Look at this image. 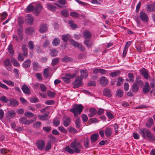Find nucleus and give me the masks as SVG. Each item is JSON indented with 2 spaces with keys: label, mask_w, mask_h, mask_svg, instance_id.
Wrapping results in <instances>:
<instances>
[{
  "label": "nucleus",
  "mask_w": 155,
  "mask_h": 155,
  "mask_svg": "<svg viewBox=\"0 0 155 155\" xmlns=\"http://www.w3.org/2000/svg\"><path fill=\"white\" fill-rule=\"evenodd\" d=\"M120 72L119 70L111 72L109 74L112 77H117L119 76Z\"/></svg>",
  "instance_id": "obj_28"
},
{
  "label": "nucleus",
  "mask_w": 155,
  "mask_h": 155,
  "mask_svg": "<svg viewBox=\"0 0 155 155\" xmlns=\"http://www.w3.org/2000/svg\"><path fill=\"white\" fill-rule=\"evenodd\" d=\"M68 23L71 28H77V26L73 21L72 20L69 21Z\"/></svg>",
  "instance_id": "obj_44"
},
{
  "label": "nucleus",
  "mask_w": 155,
  "mask_h": 155,
  "mask_svg": "<svg viewBox=\"0 0 155 155\" xmlns=\"http://www.w3.org/2000/svg\"><path fill=\"white\" fill-rule=\"evenodd\" d=\"M34 32L33 29L31 27L26 28L25 30V33L28 35H31Z\"/></svg>",
  "instance_id": "obj_29"
},
{
  "label": "nucleus",
  "mask_w": 155,
  "mask_h": 155,
  "mask_svg": "<svg viewBox=\"0 0 155 155\" xmlns=\"http://www.w3.org/2000/svg\"><path fill=\"white\" fill-rule=\"evenodd\" d=\"M84 43L88 48H91L92 45V42L90 40L86 39L85 40Z\"/></svg>",
  "instance_id": "obj_35"
},
{
  "label": "nucleus",
  "mask_w": 155,
  "mask_h": 155,
  "mask_svg": "<svg viewBox=\"0 0 155 155\" xmlns=\"http://www.w3.org/2000/svg\"><path fill=\"white\" fill-rule=\"evenodd\" d=\"M64 150L68 152L70 154H74L75 153L73 149L68 146L66 147L64 149Z\"/></svg>",
  "instance_id": "obj_31"
},
{
  "label": "nucleus",
  "mask_w": 155,
  "mask_h": 155,
  "mask_svg": "<svg viewBox=\"0 0 155 155\" xmlns=\"http://www.w3.org/2000/svg\"><path fill=\"white\" fill-rule=\"evenodd\" d=\"M37 146L39 150L44 149L45 147V143L44 141L40 140H38L36 142Z\"/></svg>",
  "instance_id": "obj_8"
},
{
  "label": "nucleus",
  "mask_w": 155,
  "mask_h": 155,
  "mask_svg": "<svg viewBox=\"0 0 155 155\" xmlns=\"http://www.w3.org/2000/svg\"><path fill=\"white\" fill-rule=\"evenodd\" d=\"M39 65L38 63L37 62H34L33 64V69L35 71H37L39 68Z\"/></svg>",
  "instance_id": "obj_56"
},
{
  "label": "nucleus",
  "mask_w": 155,
  "mask_h": 155,
  "mask_svg": "<svg viewBox=\"0 0 155 155\" xmlns=\"http://www.w3.org/2000/svg\"><path fill=\"white\" fill-rule=\"evenodd\" d=\"M10 103L11 105L13 106H16L18 105V101L14 99H11L9 100Z\"/></svg>",
  "instance_id": "obj_36"
},
{
  "label": "nucleus",
  "mask_w": 155,
  "mask_h": 155,
  "mask_svg": "<svg viewBox=\"0 0 155 155\" xmlns=\"http://www.w3.org/2000/svg\"><path fill=\"white\" fill-rule=\"evenodd\" d=\"M47 94L48 96L51 98H53L55 95L54 92H51V91H48L47 92Z\"/></svg>",
  "instance_id": "obj_57"
},
{
  "label": "nucleus",
  "mask_w": 155,
  "mask_h": 155,
  "mask_svg": "<svg viewBox=\"0 0 155 155\" xmlns=\"http://www.w3.org/2000/svg\"><path fill=\"white\" fill-rule=\"evenodd\" d=\"M117 86H120L122 84L124 79L121 77H119L117 78Z\"/></svg>",
  "instance_id": "obj_39"
},
{
  "label": "nucleus",
  "mask_w": 155,
  "mask_h": 155,
  "mask_svg": "<svg viewBox=\"0 0 155 155\" xmlns=\"http://www.w3.org/2000/svg\"><path fill=\"white\" fill-rule=\"evenodd\" d=\"M21 90L23 92L26 94H29L31 93L30 89L25 84H23L21 88Z\"/></svg>",
  "instance_id": "obj_13"
},
{
  "label": "nucleus",
  "mask_w": 155,
  "mask_h": 155,
  "mask_svg": "<svg viewBox=\"0 0 155 155\" xmlns=\"http://www.w3.org/2000/svg\"><path fill=\"white\" fill-rule=\"evenodd\" d=\"M63 125L66 127H68L69 124L71 122V119L70 118L64 116L63 117Z\"/></svg>",
  "instance_id": "obj_17"
},
{
  "label": "nucleus",
  "mask_w": 155,
  "mask_h": 155,
  "mask_svg": "<svg viewBox=\"0 0 155 155\" xmlns=\"http://www.w3.org/2000/svg\"><path fill=\"white\" fill-rule=\"evenodd\" d=\"M31 64V61L29 59L26 60L23 64V67L25 68L29 67Z\"/></svg>",
  "instance_id": "obj_25"
},
{
  "label": "nucleus",
  "mask_w": 155,
  "mask_h": 155,
  "mask_svg": "<svg viewBox=\"0 0 155 155\" xmlns=\"http://www.w3.org/2000/svg\"><path fill=\"white\" fill-rule=\"evenodd\" d=\"M75 76V74L71 75L69 74H67L65 76L62 77V78L63 81L66 83H68L70 81L71 78H73Z\"/></svg>",
  "instance_id": "obj_9"
},
{
  "label": "nucleus",
  "mask_w": 155,
  "mask_h": 155,
  "mask_svg": "<svg viewBox=\"0 0 155 155\" xmlns=\"http://www.w3.org/2000/svg\"><path fill=\"white\" fill-rule=\"evenodd\" d=\"M42 8V6L40 4L37 5L34 8V12L35 13L36 15L38 14L41 11Z\"/></svg>",
  "instance_id": "obj_19"
},
{
  "label": "nucleus",
  "mask_w": 155,
  "mask_h": 155,
  "mask_svg": "<svg viewBox=\"0 0 155 155\" xmlns=\"http://www.w3.org/2000/svg\"><path fill=\"white\" fill-rule=\"evenodd\" d=\"M139 89V87L136 82L134 83L132 86V91L134 92H136Z\"/></svg>",
  "instance_id": "obj_30"
},
{
  "label": "nucleus",
  "mask_w": 155,
  "mask_h": 155,
  "mask_svg": "<svg viewBox=\"0 0 155 155\" xmlns=\"http://www.w3.org/2000/svg\"><path fill=\"white\" fill-rule=\"evenodd\" d=\"M59 60L60 59L58 58H56L53 59L51 62V64L53 66L57 64L58 63Z\"/></svg>",
  "instance_id": "obj_40"
},
{
  "label": "nucleus",
  "mask_w": 155,
  "mask_h": 155,
  "mask_svg": "<svg viewBox=\"0 0 155 155\" xmlns=\"http://www.w3.org/2000/svg\"><path fill=\"white\" fill-rule=\"evenodd\" d=\"M11 61L14 66L16 67L20 66L19 63L17 61L15 58H12L11 59Z\"/></svg>",
  "instance_id": "obj_33"
},
{
  "label": "nucleus",
  "mask_w": 155,
  "mask_h": 155,
  "mask_svg": "<svg viewBox=\"0 0 155 155\" xmlns=\"http://www.w3.org/2000/svg\"><path fill=\"white\" fill-rule=\"evenodd\" d=\"M3 65L7 70L10 71L12 70V66L8 58L5 60L3 61Z\"/></svg>",
  "instance_id": "obj_6"
},
{
  "label": "nucleus",
  "mask_w": 155,
  "mask_h": 155,
  "mask_svg": "<svg viewBox=\"0 0 155 155\" xmlns=\"http://www.w3.org/2000/svg\"><path fill=\"white\" fill-rule=\"evenodd\" d=\"M90 113L88 114V116L89 117H94L97 113V111L94 108H91L89 110Z\"/></svg>",
  "instance_id": "obj_22"
},
{
  "label": "nucleus",
  "mask_w": 155,
  "mask_h": 155,
  "mask_svg": "<svg viewBox=\"0 0 155 155\" xmlns=\"http://www.w3.org/2000/svg\"><path fill=\"white\" fill-rule=\"evenodd\" d=\"M49 114L48 113H45L44 115H39L38 117L39 118V119L41 120H46L48 119V116Z\"/></svg>",
  "instance_id": "obj_24"
},
{
  "label": "nucleus",
  "mask_w": 155,
  "mask_h": 155,
  "mask_svg": "<svg viewBox=\"0 0 155 155\" xmlns=\"http://www.w3.org/2000/svg\"><path fill=\"white\" fill-rule=\"evenodd\" d=\"M72 59L69 57L66 56L63 58L61 60V61L64 62H67L69 61H72Z\"/></svg>",
  "instance_id": "obj_54"
},
{
  "label": "nucleus",
  "mask_w": 155,
  "mask_h": 155,
  "mask_svg": "<svg viewBox=\"0 0 155 155\" xmlns=\"http://www.w3.org/2000/svg\"><path fill=\"white\" fill-rule=\"evenodd\" d=\"M148 123V124L147 123L146 124V126L148 127H150L153 124V120L152 118L150 117L149 118Z\"/></svg>",
  "instance_id": "obj_49"
},
{
  "label": "nucleus",
  "mask_w": 155,
  "mask_h": 155,
  "mask_svg": "<svg viewBox=\"0 0 155 155\" xmlns=\"http://www.w3.org/2000/svg\"><path fill=\"white\" fill-rule=\"evenodd\" d=\"M83 36L86 39L89 38L91 37V34L89 31L85 30L83 32Z\"/></svg>",
  "instance_id": "obj_26"
},
{
  "label": "nucleus",
  "mask_w": 155,
  "mask_h": 155,
  "mask_svg": "<svg viewBox=\"0 0 155 155\" xmlns=\"http://www.w3.org/2000/svg\"><path fill=\"white\" fill-rule=\"evenodd\" d=\"M70 147L76 153H80L83 147L81 143L77 139H75L71 144Z\"/></svg>",
  "instance_id": "obj_1"
},
{
  "label": "nucleus",
  "mask_w": 155,
  "mask_h": 155,
  "mask_svg": "<svg viewBox=\"0 0 155 155\" xmlns=\"http://www.w3.org/2000/svg\"><path fill=\"white\" fill-rule=\"evenodd\" d=\"M47 7L51 11H54L56 10V7L51 3H48L47 5Z\"/></svg>",
  "instance_id": "obj_32"
},
{
  "label": "nucleus",
  "mask_w": 155,
  "mask_h": 155,
  "mask_svg": "<svg viewBox=\"0 0 155 155\" xmlns=\"http://www.w3.org/2000/svg\"><path fill=\"white\" fill-rule=\"evenodd\" d=\"M23 30V28L22 26H20L19 28L18 29V33L19 36L20 37V38L21 39H22L23 38L22 35V32Z\"/></svg>",
  "instance_id": "obj_41"
},
{
  "label": "nucleus",
  "mask_w": 155,
  "mask_h": 155,
  "mask_svg": "<svg viewBox=\"0 0 155 155\" xmlns=\"http://www.w3.org/2000/svg\"><path fill=\"white\" fill-rule=\"evenodd\" d=\"M139 133L141 135L143 138H146V134L148 139L150 140L154 141L155 140L154 136L151 134L150 130L147 128H143L140 130Z\"/></svg>",
  "instance_id": "obj_2"
},
{
  "label": "nucleus",
  "mask_w": 155,
  "mask_h": 155,
  "mask_svg": "<svg viewBox=\"0 0 155 155\" xmlns=\"http://www.w3.org/2000/svg\"><path fill=\"white\" fill-rule=\"evenodd\" d=\"M59 130L64 133H67V130L62 126H60L58 128Z\"/></svg>",
  "instance_id": "obj_64"
},
{
  "label": "nucleus",
  "mask_w": 155,
  "mask_h": 155,
  "mask_svg": "<svg viewBox=\"0 0 155 155\" xmlns=\"http://www.w3.org/2000/svg\"><path fill=\"white\" fill-rule=\"evenodd\" d=\"M123 91L120 89L117 90L116 93V96L118 97H121L123 96Z\"/></svg>",
  "instance_id": "obj_34"
},
{
  "label": "nucleus",
  "mask_w": 155,
  "mask_h": 155,
  "mask_svg": "<svg viewBox=\"0 0 155 155\" xmlns=\"http://www.w3.org/2000/svg\"><path fill=\"white\" fill-rule=\"evenodd\" d=\"M81 77V78H86L88 77V72L87 70L85 69L80 70Z\"/></svg>",
  "instance_id": "obj_15"
},
{
  "label": "nucleus",
  "mask_w": 155,
  "mask_h": 155,
  "mask_svg": "<svg viewBox=\"0 0 155 155\" xmlns=\"http://www.w3.org/2000/svg\"><path fill=\"white\" fill-rule=\"evenodd\" d=\"M150 90V87L148 82H146L145 83L143 88V92L145 94L149 92Z\"/></svg>",
  "instance_id": "obj_11"
},
{
  "label": "nucleus",
  "mask_w": 155,
  "mask_h": 155,
  "mask_svg": "<svg viewBox=\"0 0 155 155\" xmlns=\"http://www.w3.org/2000/svg\"><path fill=\"white\" fill-rule=\"evenodd\" d=\"M82 78L79 76L76 77L75 81L73 83V87L74 88H77L81 86L82 84Z\"/></svg>",
  "instance_id": "obj_4"
},
{
  "label": "nucleus",
  "mask_w": 155,
  "mask_h": 155,
  "mask_svg": "<svg viewBox=\"0 0 155 155\" xmlns=\"http://www.w3.org/2000/svg\"><path fill=\"white\" fill-rule=\"evenodd\" d=\"M21 49L24 56L27 57L28 56V49L27 46L26 45H23L21 48Z\"/></svg>",
  "instance_id": "obj_27"
},
{
  "label": "nucleus",
  "mask_w": 155,
  "mask_h": 155,
  "mask_svg": "<svg viewBox=\"0 0 155 155\" xmlns=\"http://www.w3.org/2000/svg\"><path fill=\"white\" fill-rule=\"evenodd\" d=\"M28 48L30 50H33L34 48V44L32 41H29L28 44Z\"/></svg>",
  "instance_id": "obj_55"
},
{
  "label": "nucleus",
  "mask_w": 155,
  "mask_h": 155,
  "mask_svg": "<svg viewBox=\"0 0 155 155\" xmlns=\"http://www.w3.org/2000/svg\"><path fill=\"white\" fill-rule=\"evenodd\" d=\"M58 54V51L55 49L52 50L51 52V55L52 57H55L57 56Z\"/></svg>",
  "instance_id": "obj_52"
},
{
  "label": "nucleus",
  "mask_w": 155,
  "mask_h": 155,
  "mask_svg": "<svg viewBox=\"0 0 155 155\" xmlns=\"http://www.w3.org/2000/svg\"><path fill=\"white\" fill-rule=\"evenodd\" d=\"M128 76L130 82H133L134 81V77L132 73H129L128 75Z\"/></svg>",
  "instance_id": "obj_62"
},
{
  "label": "nucleus",
  "mask_w": 155,
  "mask_h": 155,
  "mask_svg": "<svg viewBox=\"0 0 155 155\" xmlns=\"http://www.w3.org/2000/svg\"><path fill=\"white\" fill-rule=\"evenodd\" d=\"M106 114L109 119H113L114 117L113 114L110 112H106Z\"/></svg>",
  "instance_id": "obj_59"
},
{
  "label": "nucleus",
  "mask_w": 155,
  "mask_h": 155,
  "mask_svg": "<svg viewBox=\"0 0 155 155\" xmlns=\"http://www.w3.org/2000/svg\"><path fill=\"white\" fill-rule=\"evenodd\" d=\"M75 124L76 127L78 128L80 127L81 125L80 124V119L79 118H77L75 120Z\"/></svg>",
  "instance_id": "obj_50"
},
{
  "label": "nucleus",
  "mask_w": 155,
  "mask_h": 155,
  "mask_svg": "<svg viewBox=\"0 0 155 155\" xmlns=\"http://www.w3.org/2000/svg\"><path fill=\"white\" fill-rule=\"evenodd\" d=\"M8 51L11 55H13L14 53L13 48V46L12 45H9L8 47Z\"/></svg>",
  "instance_id": "obj_45"
},
{
  "label": "nucleus",
  "mask_w": 155,
  "mask_h": 155,
  "mask_svg": "<svg viewBox=\"0 0 155 155\" xmlns=\"http://www.w3.org/2000/svg\"><path fill=\"white\" fill-rule=\"evenodd\" d=\"M51 148V144L50 142H48L46 144V146L45 148V150L48 151Z\"/></svg>",
  "instance_id": "obj_60"
},
{
  "label": "nucleus",
  "mask_w": 155,
  "mask_h": 155,
  "mask_svg": "<svg viewBox=\"0 0 155 155\" xmlns=\"http://www.w3.org/2000/svg\"><path fill=\"white\" fill-rule=\"evenodd\" d=\"M103 95L107 97H111V93L110 90L109 88H105L103 91Z\"/></svg>",
  "instance_id": "obj_20"
},
{
  "label": "nucleus",
  "mask_w": 155,
  "mask_h": 155,
  "mask_svg": "<svg viewBox=\"0 0 155 155\" xmlns=\"http://www.w3.org/2000/svg\"><path fill=\"white\" fill-rule=\"evenodd\" d=\"M34 8L35 7L32 5L30 4L27 7L26 12H29L33 11L34 12Z\"/></svg>",
  "instance_id": "obj_43"
},
{
  "label": "nucleus",
  "mask_w": 155,
  "mask_h": 155,
  "mask_svg": "<svg viewBox=\"0 0 155 155\" xmlns=\"http://www.w3.org/2000/svg\"><path fill=\"white\" fill-rule=\"evenodd\" d=\"M34 120H27L25 117H21L19 119L20 122L21 124H25V125H29L33 122L36 120L35 118H33Z\"/></svg>",
  "instance_id": "obj_5"
},
{
  "label": "nucleus",
  "mask_w": 155,
  "mask_h": 155,
  "mask_svg": "<svg viewBox=\"0 0 155 155\" xmlns=\"http://www.w3.org/2000/svg\"><path fill=\"white\" fill-rule=\"evenodd\" d=\"M70 15L71 16L75 18H78L80 16V15L79 13L75 12H71Z\"/></svg>",
  "instance_id": "obj_47"
},
{
  "label": "nucleus",
  "mask_w": 155,
  "mask_h": 155,
  "mask_svg": "<svg viewBox=\"0 0 155 155\" xmlns=\"http://www.w3.org/2000/svg\"><path fill=\"white\" fill-rule=\"evenodd\" d=\"M62 39L63 41L66 42L68 41L70 38V37L69 35H63L62 37Z\"/></svg>",
  "instance_id": "obj_42"
},
{
  "label": "nucleus",
  "mask_w": 155,
  "mask_h": 155,
  "mask_svg": "<svg viewBox=\"0 0 155 155\" xmlns=\"http://www.w3.org/2000/svg\"><path fill=\"white\" fill-rule=\"evenodd\" d=\"M48 27L46 24H41L40 26L39 31L41 33H44L48 31Z\"/></svg>",
  "instance_id": "obj_14"
},
{
  "label": "nucleus",
  "mask_w": 155,
  "mask_h": 155,
  "mask_svg": "<svg viewBox=\"0 0 155 155\" xmlns=\"http://www.w3.org/2000/svg\"><path fill=\"white\" fill-rule=\"evenodd\" d=\"M61 15L64 17H68L69 15L68 11L66 10H64L61 11Z\"/></svg>",
  "instance_id": "obj_58"
},
{
  "label": "nucleus",
  "mask_w": 155,
  "mask_h": 155,
  "mask_svg": "<svg viewBox=\"0 0 155 155\" xmlns=\"http://www.w3.org/2000/svg\"><path fill=\"white\" fill-rule=\"evenodd\" d=\"M140 17L141 20L143 21L147 22L148 20V17L147 14L142 12L140 13Z\"/></svg>",
  "instance_id": "obj_10"
},
{
  "label": "nucleus",
  "mask_w": 155,
  "mask_h": 155,
  "mask_svg": "<svg viewBox=\"0 0 155 155\" xmlns=\"http://www.w3.org/2000/svg\"><path fill=\"white\" fill-rule=\"evenodd\" d=\"M100 82L102 86H105L108 84V81L106 77L104 76H102L100 78Z\"/></svg>",
  "instance_id": "obj_12"
},
{
  "label": "nucleus",
  "mask_w": 155,
  "mask_h": 155,
  "mask_svg": "<svg viewBox=\"0 0 155 155\" xmlns=\"http://www.w3.org/2000/svg\"><path fill=\"white\" fill-rule=\"evenodd\" d=\"M112 129L110 127H107L105 130V134L106 136L109 137L112 134Z\"/></svg>",
  "instance_id": "obj_21"
},
{
  "label": "nucleus",
  "mask_w": 155,
  "mask_h": 155,
  "mask_svg": "<svg viewBox=\"0 0 155 155\" xmlns=\"http://www.w3.org/2000/svg\"><path fill=\"white\" fill-rule=\"evenodd\" d=\"M33 17L30 14H28L26 16V21L28 23L31 25L33 22Z\"/></svg>",
  "instance_id": "obj_18"
},
{
  "label": "nucleus",
  "mask_w": 155,
  "mask_h": 155,
  "mask_svg": "<svg viewBox=\"0 0 155 155\" xmlns=\"http://www.w3.org/2000/svg\"><path fill=\"white\" fill-rule=\"evenodd\" d=\"M137 51L139 52H141L142 51L143 48V45L140 44V45L136 47Z\"/></svg>",
  "instance_id": "obj_51"
},
{
  "label": "nucleus",
  "mask_w": 155,
  "mask_h": 155,
  "mask_svg": "<svg viewBox=\"0 0 155 155\" xmlns=\"http://www.w3.org/2000/svg\"><path fill=\"white\" fill-rule=\"evenodd\" d=\"M71 42L72 45L74 47H77L81 51H84L85 50V48L82 45L76 42L73 40H71Z\"/></svg>",
  "instance_id": "obj_7"
},
{
  "label": "nucleus",
  "mask_w": 155,
  "mask_h": 155,
  "mask_svg": "<svg viewBox=\"0 0 155 155\" xmlns=\"http://www.w3.org/2000/svg\"><path fill=\"white\" fill-rule=\"evenodd\" d=\"M99 135L97 133L93 134L91 136V141L92 143L96 142L97 140V138Z\"/></svg>",
  "instance_id": "obj_23"
},
{
  "label": "nucleus",
  "mask_w": 155,
  "mask_h": 155,
  "mask_svg": "<svg viewBox=\"0 0 155 155\" xmlns=\"http://www.w3.org/2000/svg\"><path fill=\"white\" fill-rule=\"evenodd\" d=\"M0 100L1 101L5 103H7L8 101L7 98L5 96H2L1 97H0Z\"/></svg>",
  "instance_id": "obj_63"
},
{
  "label": "nucleus",
  "mask_w": 155,
  "mask_h": 155,
  "mask_svg": "<svg viewBox=\"0 0 155 155\" xmlns=\"http://www.w3.org/2000/svg\"><path fill=\"white\" fill-rule=\"evenodd\" d=\"M83 109V105L81 104H76L74 107L70 110L71 112L74 114V116L77 117L78 114H80Z\"/></svg>",
  "instance_id": "obj_3"
},
{
  "label": "nucleus",
  "mask_w": 155,
  "mask_h": 155,
  "mask_svg": "<svg viewBox=\"0 0 155 155\" xmlns=\"http://www.w3.org/2000/svg\"><path fill=\"white\" fill-rule=\"evenodd\" d=\"M8 116L11 118L15 117V112L14 110H12L11 111H8L7 112Z\"/></svg>",
  "instance_id": "obj_37"
},
{
  "label": "nucleus",
  "mask_w": 155,
  "mask_h": 155,
  "mask_svg": "<svg viewBox=\"0 0 155 155\" xmlns=\"http://www.w3.org/2000/svg\"><path fill=\"white\" fill-rule=\"evenodd\" d=\"M60 124V120L58 119H55L53 121V124L55 127L58 126Z\"/></svg>",
  "instance_id": "obj_46"
},
{
  "label": "nucleus",
  "mask_w": 155,
  "mask_h": 155,
  "mask_svg": "<svg viewBox=\"0 0 155 155\" xmlns=\"http://www.w3.org/2000/svg\"><path fill=\"white\" fill-rule=\"evenodd\" d=\"M3 81L4 83L7 84L8 85L12 86H13L14 85V82L11 81H8L6 79H3Z\"/></svg>",
  "instance_id": "obj_48"
},
{
  "label": "nucleus",
  "mask_w": 155,
  "mask_h": 155,
  "mask_svg": "<svg viewBox=\"0 0 155 155\" xmlns=\"http://www.w3.org/2000/svg\"><path fill=\"white\" fill-rule=\"evenodd\" d=\"M60 41L58 38H56L54 39L52 41V44L55 46H57L59 44Z\"/></svg>",
  "instance_id": "obj_38"
},
{
  "label": "nucleus",
  "mask_w": 155,
  "mask_h": 155,
  "mask_svg": "<svg viewBox=\"0 0 155 155\" xmlns=\"http://www.w3.org/2000/svg\"><path fill=\"white\" fill-rule=\"evenodd\" d=\"M141 73L142 75L145 79H148L149 78V74L148 71L145 68H143L141 71Z\"/></svg>",
  "instance_id": "obj_16"
},
{
  "label": "nucleus",
  "mask_w": 155,
  "mask_h": 155,
  "mask_svg": "<svg viewBox=\"0 0 155 155\" xmlns=\"http://www.w3.org/2000/svg\"><path fill=\"white\" fill-rule=\"evenodd\" d=\"M24 23V20L23 18L22 17H19L18 19V24L19 26H21Z\"/></svg>",
  "instance_id": "obj_53"
},
{
  "label": "nucleus",
  "mask_w": 155,
  "mask_h": 155,
  "mask_svg": "<svg viewBox=\"0 0 155 155\" xmlns=\"http://www.w3.org/2000/svg\"><path fill=\"white\" fill-rule=\"evenodd\" d=\"M25 115L28 117H32L34 116V114L30 112H25Z\"/></svg>",
  "instance_id": "obj_61"
}]
</instances>
